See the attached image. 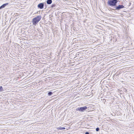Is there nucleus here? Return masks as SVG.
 I'll return each instance as SVG.
<instances>
[{
  "instance_id": "obj_1",
  "label": "nucleus",
  "mask_w": 134,
  "mask_h": 134,
  "mask_svg": "<svg viewBox=\"0 0 134 134\" xmlns=\"http://www.w3.org/2000/svg\"><path fill=\"white\" fill-rule=\"evenodd\" d=\"M119 1L118 0H108V4L111 7H115Z\"/></svg>"
},
{
  "instance_id": "obj_2",
  "label": "nucleus",
  "mask_w": 134,
  "mask_h": 134,
  "mask_svg": "<svg viewBox=\"0 0 134 134\" xmlns=\"http://www.w3.org/2000/svg\"><path fill=\"white\" fill-rule=\"evenodd\" d=\"M42 17L41 16H38L34 18L32 20V23L33 25H36L41 20Z\"/></svg>"
},
{
  "instance_id": "obj_3",
  "label": "nucleus",
  "mask_w": 134,
  "mask_h": 134,
  "mask_svg": "<svg viewBox=\"0 0 134 134\" xmlns=\"http://www.w3.org/2000/svg\"><path fill=\"white\" fill-rule=\"evenodd\" d=\"M87 109V107L86 106L83 107L78 108L76 109V111H79L81 112H83Z\"/></svg>"
},
{
  "instance_id": "obj_4",
  "label": "nucleus",
  "mask_w": 134,
  "mask_h": 134,
  "mask_svg": "<svg viewBox=\"0 0 134 134\" xmlns=\"http://www.w3.org/2000/svg\"><path fill=\"white\" fill-rule=\"evenodd\" d=\"M114 8H115V10H119L121 9L125 8L124 6L121 5H116V6H115V7H114Z\"/></svg>"
},
{
  "instance_id": "obj_5",
  "label": "nucleus",
  "mask_w": 134,
  "mask_h": 134,
  "mask_svg": "<svg viewBox=\"0 0 134 134\" xmlns=\"http://www.w3.org/2000/svg\"><path fill=\"white\" fill-rule=\"evenodd\" d=\"M44 3H40L39 4L37 5L38 8L40 9H42L43 8L44 6Z\"/></svg>"
},
{
  "instance_id": "obj_6",
  "label": "nucleus",
  "mask_w": 134,
  "mask_h": 134,
  "mask_svg": "<svg viewBox=\"0 0 134 134\" xmlns=\"http://www.w3.org/2000/svg\"><path fill=\"white\" fill-rule=\"evenodd\" d=\"M8 3H6L3 4L0 7V9H1L3 8H4L6 6L8 5Z\"/></svg>"
},
{
  "instance_id": "obj_7",
  "label": "nucleus",
  "mask_w": 134,
  "mask_h": 134,
  "mask_svg": "<svg viewBox=\"0 0 134 134\" xmlns=\"http://www.w3.org/2000/svg\"><path fill=\"white\" fill-rule=\"evenodd\" d=\"M52 2V0H47V4H51Z\"/></svg>"
},
{
  "instance_id": "obj_8",
  "label": "nucleus",
  "mask_w": 134,
  "mask_h": 134,
  "mask_svg": "<svg viewBox=\"0 0 134 134\" xmlns=\"http://www.w3.org/2000/svg\"><path fill=\"white\" fill-rule=\"evenodd\" d=\"M57 129L58 130H62L65 129V128L64 127H57Z\"/></svg>"
},
{
  "instance_id": "obj_9",
  "label": "nucleus",
  "mask_w": 134,
  "mask_h": 134,
  "mask_svg": "<svg viewBox=\"0 0 134 134\" xmlns=\"http://www.w3.org/2000/svg\"><path fill=\"white\" fill-rule=\"evenodd\" d=\"M3 88L2 86H0V92H3Z\"/></svg>"
},
{
  "instance_id": "obj_10",
  "label": "nucleus",
  "mask_w": 134,
  "mask_h": 134,
  "mask_svg": "<svg viewBox=\"0 0 134 134\" xmlns=\"http://www.w3.org/2000/svg\"><path fill=\"white\" fill-rule=\"evenodd\" d=\"M56 6V4H52L51 6V8H53L54 7Z\"/></svg>"
},
{
  "instance_id": "obj_11",
  "label": "nucleus",
  "mask_w": 134,
  "mask_h": 134,
  "mask_svg": "<svg viewBox=\"0 0 134 134\" xmlns=\"http://www.w3.org/2000/svg\"><path fill=\"white\" fill-rule=\"evenodd\" d=\"M52 92H50L48 93V95L49 96H50L52 95Z\"/></svg>"
},
{
  "instance_id": "obj_12",
  "label": "nucleus",
  "mask_w": 134,
  "mask_h": 134,
  "mask_svg": "<svg viewBox=\"0 0 134 134\" xmlns=\"http://www.w3.org/2000/svg\"><path fill=\"white\" fill-rule=\"evenodd\" d=\"M99 130V128L98 127H97L96 129V131H98Z\"/></svg>"
},
{
  "instance_id": "obj_13",
  "label": "nucleus",
  "mask_w": 134,
  "mask_h": 134,
  "mask_svg": "<svg viewBox=\"0 0 134 134\" xmlns=\"http://www.w3.org/2000/svg\"><path fill=\"white\" fill-rule=\"evenodd\" d=\"M85 134H89V133L88 132H86L85 133Z\"/></svg>"
}]
</instances>
